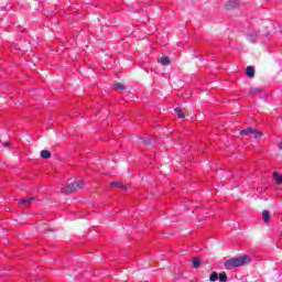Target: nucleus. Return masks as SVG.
Segmentation results:
<instances>
[{
	"mask_svg": "<svg viewBox=\"0 0 282 282\" xmlns=\"http://www.w3.org/2000/svg\"><path fill=\"white\" fill-rule=\"evenodd\" d=\"M160 63L161 65L169 66L171 65V58H169V56H162Z\"/></svg>",
	"mask_w": 282,
	"mask_h": 282,
	"instance_id": "obj_8",
	"label": "nucleus"
},
{
	"mask_svg": "<svg viewBox=\"0 0 282 282\" xmlns=\"http://www.w3.org/2000/svg\"><path fill=\"white\" fill-rule=\"evenodd\" d=\"M262 217H263L264 224H268V221H270V212H268L267 209H264V210L262 212Z\"/></svg>",
	"mask_w": 282,
	"mask_h": 282,
	"instance_id": "obj_14",
	"label": "nucleus"
},
{
	"mask_svg": "<svg viewBox=\"0 0 282 282\" xmlns=\"http://www.w3.org/2000/svg\"><path fill=\"white\" fill-rule=\"evenodd\" d=\"M137 142H139V143L142 142V139H139V141H137Z\"/></svg>",
	"mask_w": 282,
	"mask_h": 282,
	"instance_id": "obj_23",
	"label": "nucleus"
},
{
	"mask_svg": "<svg viewBox=\"0 0 282 282\" xmlns=\"http://www.w3.org/2000/svg\"><path fill=\"white\" fill-rule=\"evenodd\" d=\"M273 180L275 181L276 184H279V185L282 184V175L279 174V172L273 173Z\"/></svg>",
	"mask_w": 282,
	"mask_h": 282,
	"instance_id": "obj_9",
	"label": "nucleus"
},
{
	"mask_svg": "<svg viewBox=\"0 0 282 282\" xmlns=\"http://www.w3.org/2000/svg\"><path fill=\"white\" fill-rule=\"evenodd\" d=\"M111 186H116L117 188H121V191H127V185H123L122 183L116 181L111 183Z\"/></svg>",
	"mask_w": 282,
	"mask_h": 282,
	"instance_id": "obj_11",
	"label": "nucleus"
},
{
	"mask_svg": "<svg viewBox=\"0 0 282 282\" xmlns=\"http://www.w3.org/2000/svg\"><path fill=\"white\" fill-rule=\"evenodd\" d=\"M54 230H55L54 227H45L44 228V234L50 235V234L54 232Z\"/></svg>",
	"mask_w": 282,
	"mask_h": 282,
	"instance_id": "obj_19",
	"label": "nucleus"
},
{
	"mask_svg": "<svg viewBox=\"0 0 282 282\" xmlns=\"http://www.w3.org/2000/svg\"><path fill=\"white\" fill-rule=\"evenodd\" d=\"M250 133H254V129L247 128V129L240 131V135H250Z\"/></svg>",
	"mask_w": 282,
	"mask_h": 282,
	"instance_id": "obj_15",
	"label": "nucleus"
},
{
	"mask_svg": "<svg viewBox=\"0 0 282 282\" xmlns=\"http://www.w3.org/2000/svg\"><path fill=\"white\" fill-rule=\"evenodd\" d=\"M144 144H148L149 147H152L153 139H149V140L144 141Z\"/></svg>",
	"mask_w": 282,
	"mask_h": 282,
	"instance_id": "obj_20",
	"label": "nucleus"
},
{
	"mask_svg": "<svg viewBox=\"0 0 282 282\" xmlns=\"http://www.w3.org/2000/svg\"><path fill=\"white\" fill-rule=\"evenodd\" d=\"M256 94H261V89H259V88H252V89L249 91V95H250V96H256Z\"/></svg>",
	"mask_w": 282,
	"mask_h": 282,
	"instance_id": "obj_18",
	"label": "nucleus"
},
{
	"mask_svg": "<svg viewBox=\"0 0 282 282\" xmlns=\"http://www.w3.org/2000/svg\"><path fill=\"white\" fill-rule=\"evenodd\" d=\"M252 259H250V256L242 254L238 258H229L225 261L224 265L225 268H243V265H248Z\"/></svg>",
	"mask_w": 282,
	"mask_h": 282,
	"instance_id": "obj_1",
	"label": "nucleus"
},
{
	"mask_svg": "<svg viewBox=\"0 0 282 282\" xmlns=\"http://www.w3.org/2000/svg\"><path fill=\"white\" fill-rule=\"evenodd\" d=\"M41 158H43L44 160H50V158H52V152H50V150H42L40 152Z\"/></svg>",
	"mask_w": 282,
	"mask_h": 282,
	"instance_id": "obj_6",
	"label": "nucleus"
},
{
	"mask_svg": "<svg viewBox=\"0 0 282 282\" xmlns=\"http://www.w3.org/2000/svg\"><path fill=\"white\" fill-rule=\"evenodd\" d=\"M209 281H219V273H217V271H213L212 274L209 275Z\"/></svg>",
	"mask_w": 282,
	"mask_h": 282,
	"instance_id": "obj_12",
	"label": "nucleus"
},
{
	"mask_svg": "<svg viewBox=\"0 0 282 282\" xmlns=\"http://www.w3.org/2000/svg\"><path fill=\"white\" fill-rule=\"evenodd\" d=\"M252 134L256 140H259V138H263V132L261 131L253 130Z\"/></svg>",
	"mask_w": 282,
	"mask_h": 282,
	"instance_id": "obj_17",
	"label": "nucleus"
},
{
	"mask_svg": "<svg viewBox=\"0 0 282 282\" xmlns=\"http://www.w3.org/2000/svg\"><path fill=\"white\" fill-rule=\"evenodd\" d=\"M218 279L220 282H228V275L226 274V272L219 273Z\"/></svg>",
	"mask_w": 282,
	"mask_h": 282,
	"instance_id": "obj_16",
	"label": "nucleus"
},
{
	"mask_svg": "<svg viewBox=\"0 0 282 282\" xmlns=\"http://www.w3.org/2000/svg\"><path fill=\"white\" fill-rule=\"evenodd\" d=\"M174 111H175L176 116H178V118H181V119L186 118V116L184 115V110H182V108H180V107L175 108Z\"/></svg>",
	"mask_w": 282,
	"mask_h": 282,
	"instance_id": "obj_13",
	"label": "nucleus"
},
{
	"mask_svg": "<svg viewBox=\"0 0 282 282\" xmlns=\"http://www.w3.org/2000/svg\"><path fill=\"white\" fill-rule=\"evenodd\" d=\"M236 8H239V1L237 0H229L225 3V9L228 12H232V10H236Z\"/></svg>",
	"mask_w": 282,
	"mask_h": 282,
	"instance_id": "obj_3",
	"label": "nucleus"
},
{
	"mask_svg": "<svg viewBox=\"0 0 282 282\" xmlns=\"http://www.w3.org/2000/svg\"><path fill=\"white\" fill-rule=\"evenodd\" d=\"M246 74H247L248 78H254V67L247 66Z\"/></svg>",
	"mask_w": 282,
	"mask_h": 282,
	"instance_id": "obj_7",
	"label": "nucleus"
},
{
	"mask_svg": "<svg viewBox=\"0 0 282 282\" xmlns=\"http://www.w3.org/2000/svg\"><path fill=\"white\" fill-rule=\"evenodd\" d=\"M278 148L282 151V141L278 144Z\"/></svg>",
	"mask_w": 282,
	"mask_h": 282,
	"instance_id": "obj_22",
	"label": "nucleus"
},
{
	"mask_svg": "<svg viewBox=\"0 0 282 282\" xmlns=\"http://www.w3.org/2000/svg\"><path fill=\"white\" fill-rule=\"evenodd\" d=\"M113 89H118L120 91H124V89H127V86H124V84H122V83H115L113 84Z\"/></svg>",
	"mask_w": 282,
	"mask_h": 282,
	"instance_id": "obj_10",
	"label": "nucleus"
},
{
	"mask_svg": "<svg viewBox=\"0 0 282 282\" xmlns=\"http://www.w3.org/2000/svg\"><path fill=\"white\" fill-rule=\"evenodd\" d=\"M83 188H85V181H75L68 186L61 187V193H63V195H72V193H78V191H83Z\"/></svg>",
	"mask_w": 282,
	"mask_h": 282,
	"instance_id": "obj_2",
	"label": "nucleus"
},
{
	"mask_svg": "<svg viewBox=\"0 0 282 282\" xmlns=\"http://www.w3.org/2000/svg\"><path fill=\"white\" fill-rule=\"evenodd\" d=\"M192 265L195 270H197V268L202 265V259H199L198 257L192 258Z\"/></svg>",
	"mask_w": 282,
	"mask_h": 282,
	"instance_id": "obj_5",
	"label": "nucleus"
},
{
	"mask_svg": "<svg viewBox=\"0 0 282 282\" xmlns=\"http://www.w3.org/2000/svg\"><path fill=\"white\" fill-rule=\"evenodd\" d=\"M2 147H10V141L2 143Z\"/></svg>",
	"mask_w": 282,
	"mask_h": 282,
	"instance_id": "obj_21",
	"label": "nucleus"
},
{
	"mask_svg": "<svg viewBox=\"0 0 282 282\" xmlns=\"http://www.w3.org/2000/svg\"><path fill=\"white\" fill-rule=\"evenodd\" d=\"M35 200H36V197H30V198H24V199L20 200L19 204L23 208H30L32 202H35Z\"/></svg>",
	"mask_w": 282,
	"mask_h": 282,
	"instance_id": "obj_4",
	"label": "nucleus"
}]
</instances>
